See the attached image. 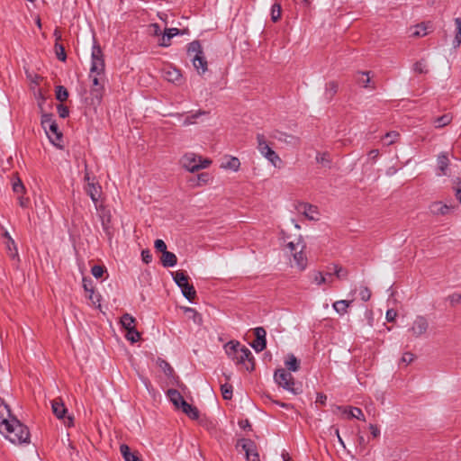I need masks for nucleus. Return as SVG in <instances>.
Returning <instances> with one entry per match:
<instances>
[{
  "instance_id": "f257e3e1",
  "label": "nucleus",
  "mask_w": 461,
  "mask_h": 461,
  "mask_svg": "<svg viewBox=\"0 0 461 461\" xmlns=\"http://www.w3.org/2000/svg\"><path fill=\"white\" fill-rule=\"evenodd\" d=\"M0 433L13 444L21 445L30 443L31 435L29 429L15 417L9 420L7 426L0 429Z\"/></svg>"
},
{
  "instance_id": "f03ea898",
  "label": "nucleus",
  "mask_w": 461,
  "mask_h": 461,
  "mask_svg": "<svg viewBox=\"0 0 461 461\" xmlns=\"http://www.w3.org/2000/svg\"><path fill=\"white\" fill-rule=\"evenodd\" d=\"M41 125L48 135L50 142L62 149V133L59 131L58 124L50 113H44L41 116Z\"/></svg>"
},
{
  "instance_id": "7ed1b4c3",
  "label": "nucleus",
  "mask_w": 461,
  "mask_h": 461,
  "mask_svg": "<svg viewBox=\"0 0 461 461\" xmlns=\"http://www.w3.org/2000/svg\"><path fill=\"white\" fill-rule=\"evenodd\" d=\"M180 163L187 171L193 173L199 169L207 168L212 164V160L203 158L194 153H186L182 157Z\"/></svg>"
},
{
  "instance_id": "20e7f679",
  "label": "nucleus",
  "mask_w": 461,
  "mask_h": 461,
  "mask_svg": "<svg viewBox=\"0 0 461 461\" xmlns=\"http://www.w3.org/2000/svg\"><path fill=\"white\" fill-rule=\"evenodd\" d=\"M287 253L294 258V265L303 270L306 267V257L303 254L305 244L299 239L296 242L289 241L286 244Z\"/></svg>"
},
{
  "instance_id": "39448f33",
  "label": "nucleus",
  "mask_w": 461,
  "mask_h": 461,
  "mask_svg": "<svg viewBox=\"0 0 461 461\" xmlns=\"http://www.w3.org/2000/svg\"><path fill=\"white\" fill-rule=\"evenodd\" d=\"M257 149L259 153L267 158L274 167H279L281 158L275 150L269 146L266 137L263 134L257 135Z\"/></svg>"
},
{
  "instance_id": "423d86ee",
  "label": "nucleus",
  "mask_w": 461,
  "mask_h": 461,
  "mask_svg": "<svg viewBox=\"0 0 461 461\" xmlns=\"http://www.w3.org/2000/svg\"><path fill=\"white\" fill-rule=\"evenodd\" d=\"M173 279L180 287L183 295L190 302L195 297L196 292L193 285L188 282V276L183 271L172 273Z\"/></svg>"
},
{
  "instance_id": "0eeeda50",
  "label": "nucleus",
  "mask_w": 461,
  "mask_h": 461,
  "mask_svg": "<svg viewBox=\"0 0 461 461\" xmlns=\"http://www.w3.org/2000/svg\"><path fill=\"white\" fill-rule=\"evenodd\" d=\"M429 328V324L427 318L422 315H418L415 317V319L412 321L410 327L408 328V332L414 339H419L427 334Z\"/></svg>"
},
{
  "instance_id": "6e6552de",
  "label": "nucleus",
  "mask_w": 461,
  "mask_h": 461,
  "mask_svg": "<svg viewBox=\"0 0 461 461\" xmlns=\"http://www.w3.org/2000/svg\"><path fill=\"white\" fill-rule=\"evenodd\" d=\"M275 381L278 384V385L282 386L284 389L293 393L294 394H297L298 389L295 388L294 377L291 373L285 371L281 368L276 371L274 375Z\"/></svg>"
},
{
  "instance_id": "1a4fd4ad",
  "label": "nucleus",
  "mask_w": 461,
  "mask_h": 461,
  "mask_svg": "<svg viewBox=\"0 0 461 461\" xmlns=\"http://www.w3.org/2000/svg\"><path fill=\"white\" fill-rule=\"evenodd\" d=\"M236 447H240L245 452L248 461H260L257 445L253 440L249 438L239 439Z\"/></svg>"
},
{
  "instance_id": "9d476101",
  "label": "nucleus",
  "mask_w": 461,
  "mask_h": 461,
  "mask_svg": "<svg viewBox=\"0 0 461 461\" xmlns=\"http://www.w3.org/2000/svg\"><path fill=\"white\" fill-rule=\"evenodd\" d=\"M92 82L91 98L93 104H99L103 99L104 78L101 77H89Z\"/></svg>"
},
{
  "instance_id": "9b49d317",
  "label": "nucleus",
  "mask_w": 461,
  "mask_h": 461,
  "mask_svg": "<svg viewBox=\"0 0 461 461\" xmlns=\"http://www.w3.org/2000/svg\"><path fill=\"white\" fill-rule=\"evenodd\" d=\"M51 406L52 411L55 414V416L59 420L64 419V424L66 426L71 427L73 425V418L71 416H65V414L67 413V408L65 407L62 402L56 399L52 401Z\"/></svg>"
},
{
  "instance_id": "f8f14e48",
  "label": "nucleus",
  "mask_w": 461,
  "mask_h": 461,
  "mask_svg": "<svg viewBox=\"0 0 461 461\" xmlns=\"http://www.w3.org/2000/svg\"><path fill=\"white\" fill-rule=\"evenodd\" d=\"M254 334L256 336L255 341L251 344V347L257 351L261 352L267 347V331L263 327H257L254 329Z\"/></svg>"
},
{
  "instance_id": "ddd939ff",
  "label": "nucleus",
  "mask_w": 461,
  "mask_h": 461,
  "mask_svg": "<svg viewBox=\"0 0 461 461\" xmlns=\"http://www.w3.org/2000/svg\"><path fill=\"white\" fill-rule=\"evenodd\" d=\"M432 32V26L429 23H420L414 26L410 27L409 33L410 37L420 38L428 35Z\"/></svg>"
},
{
  "instance_id": "4468645a",
  "label": "nucleus",
  "mask_w": 461,
  "mask_h": 461,
  "mask_svg": "<svg viewBox=\"0 0 461 461\" xmlns=\"http://www.w3.org/2000/svg\"><path fill=\"white\" fill-rule=\"evenodd\" d=\"M163 77L166 80L172 83H178L181 80L182 75L180 70L170 64L165 65L162 68Z\"/></svg>"
},
{
  "instance_id": "2eb2a0df",
  "label": "nucleus",
  "mask_w": 461,
  "mask_h": 461,
  "mask_svg": "<svg viewBox=\"0 0 461 461\" xmlns=\"http://www.w3.org/2000/svg\"><path fill=\"white\" fill-rule=\"evenodd\" d=\"M220 167L225 170L239 171L240 161L238 158L232 156H225L221 162Z\"/></svg>"
},
{
  "instance_id": "dca6fc26",
  "label": "nucleus",
  "mask_w": 461,
  "mask_h": 461,
  "mask_svg": "<svg viewBox=\"0 0 461 461\" xmlns=\"http://www.w3.org/2000/svg\"><path fill=\"white\" fill-rule=\"evenodd\" d=\"M236 363L237 364H243L245 363V361H249L250 363V366H247V370H253L254 369V363H253V356H252V353L251 351L242 346L240 348V351L238 355V357L236 358Z\"/></svg>"
},
{
  "instance_id": "f3484780",
  "label": "nucleus",
  "mask_w": 461,
  "mask_h": 461,
  "mask_svg": "<svg viewBox=\"0 0 461 461\" xmlns=\"http://www.w3.org/2000/svg\"><path fill=\"white\" fill-rule=\"evenodd\" d=\"M298 211L309 220L316 221L319 219V212L317 207L312 204L302 203L298 206Z\"/></svg>"
},
{
  "instance_id": "a211bd4d",
  "label": "nucleus",
  "mask_w": 461,
  "mask_h": 461,
  "mask_svg": "<svg viewBox=\"0 0 461 461\" xmlns=\"http://www.w3.org/2000/svg\"><path fill=\"white\" fill-rule=\"evenodd\" d=\"M180 31L177 28L165 29L164 32L158 39V44L163 47H167L171 43V39L178 35Z\"/></svg>"
},
{
  "instance_id": "6ab92c4d",
  "label": "nucleus",
  "mask_w": 461,
  "mask_h": 461,
  "mask_svg": "<svg viewBox=\"0 0 461 461\" xmlns=\"http://www.w3.org/2000/svg\"><path fill=\"white\" fill-rule=\"evenodd\" d=\"M89 77L104 78V59H92Z\"/></svg>"
},
{
  "instance_id": "aec40b11",
  "label": "nucleus",
  "mask_w": 461,
  "mask_h": 461,
  "mask_svg": "<svg viewBox=\"0 0 461 461\" xmlns=\"http://www.w3.org/2000/svg\"><path fill=\"white\" fill-rule=\"evenodd\" d=\"M85 191L90 196L91 200L96 206L101 193L100 185H95L93 182H88L85 186Z\"/></svg>"
},
{
  "instance_id": "412c9836",
  "label": "nucleus",
  "mask_w": 461,
  "mask_h": 461,
  "mask_svg": "<svg viewBox=\"0 0 461 461\" xmlns=\"http://www.w3.org/2000/svg\"><path fill=\"white\" fill-rule=\"evenodd\" d=\"M14 418V417L12 416L8 406L5 403L0 402V429L7 426L9 420H13Z\"/></svg>"
},
{
  "instance_id": "4be33fe9",
  "label": "nucleus",
  "mask_w": 461,
  "mask_h": 461,
  "mask_svg": "<svg viewBox=\"0 0 461 461\" xmlns=\"http://www.w3.org/2000/svg\"><path fill=\"white\" fill-rule=\"evenodd\" d=\"M241 347L238 341H230L224 346V348L228 357L235 361Z\"/></svg>"
},
{
  "instance_id": "5701e85b",
  "label": "nucleus",
  "mask_w": 461,
  "mask_h": 461,
  "mask_svg": "<svg viewBox=\"0 0 461 461\" xmlns=\"http://www.w3.org/2000/svg\"><path fill=\"white\" fill-rule=\"evenodd\" d=\"M451 207L442 203L441 202H434L429 205V211L433 215H446Z\"/></svg>"
},
{
  "instance_id": "b1692460",
  "label": "nucleus",
  "mask_w": 461,
  "mask_h": 461,
  "mask_svg": "<svg viewBox=\"0 0 461 461\" xmlns=\"http://www.w3.org/2000/svg\"><path fill=\"white\" fill-rule=\"evenodd\" d=\"M167 396L176 409H179L182 402H185L181 393L176 389L167 390Z\"/></svg>"
},
{
  "instance_id": "393cba45",
  "label": "nucleus",
  "mask_w": 461,
  "mask_h": 461,
  "mask_svg": "<svg viewBox=\"0 0 461 461\" xmlns=\"http://www.w3.org/2000/svg\"><path fill=\"white\" fill-rule=\"evenodd\" d=\"M187 55L189 58H203V51L200 41H194L189 43L187 48Z\"/></svg>"
},
{
  "instance_id": "a878e982",
  "label": "nucleus",
  "mask_w": 461,
  "mask_h": 461,
  "mask_svg": "<svg viewBox=\"0 0 461 461\" xmlns=\"http://www.w3.org/2000/svg\"><path fill=\"white\" fill-rule=\"evenodd\" d=\"M5 236L7 239V240L5 242V246H6V249H7V253H8L9 257L12 259H16L17 261H19V256H18L17 248L15 246L14 240L10 237V235L7 232H5Z\"/></svg>"
},
{
  "instance_id": "bb28decb",
  "label": "nucleus",
  "mask_w": 461,
  "mask_h": 461,
  "mask_svg": "<svg viewBox=\"0 0 461 461\" xmlns=\"http://www.w3.org/2000/svg\"><path fill=\"white\" fill-rule=\"evenodd\" d=\"M83 287L85 291L88 293V299L94 305L100 302V296L98 294H95V291L90 280L83 278Z\"/></svg>"
},
{
  "instance_id": "cd10ccee",
  "label": "nucleus",
  "mask_w": 461,
  "mask_h": 461,
  "mask_svg": "<svg viewBox=\"0 0 461 461\" xmlns=\"http://www.w3.org/2000/svg\"><path fill=\"white\" fill-rule=\"evenodd\" d=\"M181 410L185 415H187L192 420H196L199 417V411L196 407L189 404L187 402H182L180 405Z\"/></svg>"
},
{
  "instance_id": "c85d7f7f",
  "label": "nucleus",
  "mask_w": 461,
  "mask_h": 461,
  "mask_svg": "<svg viewBox=\"0 0 461 461\" xmlns=\"http://www.w3.org/2000/svg\"><path fill=\"white\" fill-rule=\"evenodd\" d=\"M338 409L342 410L343 412L348 414V416L349 418H355V419H357V420H360L363 421L366 420L363 411H361V409H359L357 407H348V408L338 407Z\"/></svg>"
},
{
  "instance_id": "c756f323",
  "label": "nucleus",
  "mask_w": 461,
  "mask_h": 461,
  "mask_svg": "<svg viewBox=\"0 0 461 461\" xmlns=\"http://www.w3.org/2000/svg\"><path fill=\"white\" fill-rule=\"evenodd\" d=\"M356 80H357L358 85H360L361 86H363L365 88H371V89L375 88V85L374 84H372V85L370 84L371 83V77L369 76V72H359V73H357Z\"/></svg>"
},
{
  "instance_id": "7c9ffc66",
  "label": "nucleus",
  "mask_w": 461,
  "mask_h": 461,
  "mask_svg": "<svg viewBox=\"0 0 461 461\" xmlns=\"http://www.w3.org/2000/svg\"><path fill=\"white\" fill-rule=\"evenodd\" d=\"M161 263L165 267H175L177 263L176 256L170 251H164L161 257Z\"/></svg>"
},
{
  "instance_id": "2f4dec72",
  "label": "nucleus",
  "mask_w": 461,
  "mask_h": 461,
  "mask_svg": "<svg viewBox=\"0 0 461 461\" xmlns=\"http://www.w3.org/2000/svg\"><path fill=\"white\" fill-rule=\"evenodd\" d=\"M339 89V85L335 81H330L326 84L325 91H324V97L327 101H331L332 98L335 96Z\"/></svg>"
},
{
  "instance_id": "473e14b6",
  "label": "nucleus",
  "mask_w": 461,
  "mask_h": 461,
  "mask_svg": "<svg viewBox=\"0 0 461 461\" xmlns=\"http://www.w3.org/2000/svg\"><path fill=\"white\" fill-rule=\"evenodd\" d=\"M122 328L125 330H131V329H134L135 328V322H136V320L133 316H131V314L129 313H124L122 318H121V321H120Z\"/></svg>"
},
{
  "instance_id": "72a5a7b5",
  "label": "nucleus",
  "mask_w": 461,
  "mask_h": 461,
  "mask_svg": "<svg viewBox=\"0 0 461 461\" xmlns=\"http://www.w3.org/2000/svg\"><path fill=\"white\" fill-rule=\"evenodd\" d=\"M352 301L340 300L337 301L333 303V309L340 315L345 314L348 312V308L349 307Z\"/></svg>"
},
{
  "instance_id": "f704fd0d",
  "label": "nucleus",
  "mask_w": 461,
  "mask_h": 461,
  "mask_svg": "<svg viewBox=\"0 0 461 461\" xmlns=\"http://www.w3.org/2000/svg\"><path fill=\"white\" fill-rule=\"evenodd\" d=\"M184 312L188 316V318L192 319L194 323L201 324L202 323V315L198 313L194 308L190 307H182Z\"/></svg>"
},
{
  "instance_id": "c9c22d12",
  "label": "nucleus",
  "mask_w": 461,
  "mask_h": 461,
  "mask_svg": "<svg viewBox=\"0 0 461 461\" xmlns=\"http://www.w3.org/2000/svg\"><path fill=\"white\" fill-rule=\"evenodd\" d=\"M120 450L125 461H142L139 456L130 451V447L127 445H122Z\"/></svg>"
},
{
  "instance_id": "e433bc0d",
  "label": "nucleus",
  "mask_w": 461,
  "mask_h": 461,
  "mask_svg": "<svg viewBox=\"0 0 461 461\" xmlns=\"http://www.w3.org/2000/svg\"><path fill=\"white\" fill-rule=\"evenodd\" d=\"M157 364L159 366V368L165 373V375L167 376L175 377L174 376V369L166 360L158 358L157 361Z\"/></svg>"
},
{
  "instance_id": "4c0bfd02",
  "label": "nucleus",
  "mask_w": 461,
  "mask_h": 461,
  "mask_svg": "<svg viewBox=\"0 0 461 461\" xmlns=\"http://www.w3.org/2000/svg\"><path fill=\"white\" fill-rule=\"evenodd\" d=\"M288 370L296 372L300 367V363L294 355H289L285 362Z\"/></svg>"
},
{
  "instance_id": "58836bf2",
  "label": "nucleus",
  "mask_w": 461,
  "mask_h": 461,
  "mask_svg": "<svg viewBox=\"0 0 461 461\" xmlns=\"http://www.w3.org/2000/svg\"><path fill=\"white\" fill-rule=\"evenodd\" d=\"M437 161H438V167L441 172L440 175H446V169L447 168L448 164H449V160H448L447 155L440 154L438 157Z\"/></svg>"
},
{
  "instance_id": "ea45409f",
  "label": "nucleus",
  "mask_w": 461,
  "mask_h": 461,
  "mask_svg": "<svg viewBox=\"0 0 461 461\" xmlns=\"http://www.w3.org/2000/svg\"><path fill=\"white\" fill-rule=\"evenodd\" d=\"M193 65L198 74L202 75L207 71V60L206 59H192Z\"/></svg>"
},
{
  "instance_id": "a19ab883",
  "label": "nucleus",
  "mask_w": 461,
  "mask_h": 461,
  "mask_svg": "<svg viewBox=\"0 0 461 461\" xmlns=\"http://www.w3.org/2000/svg\"><path fill=\"white\" fill-rule=\"evenodd\" d=\"M282 8L277 3L274 4L271 7V20L276 23L281 18Z\"/></svg>"
},
{
  "instance_id": "79ce46f5",
  "label": "nucleus",
  "mask_w": 461,
  "mask_h": 461,
  "mask_svg": "<svg viewBox=\"0 0 461 461\" xmlns=\"http://www.w3.org/2000/svg\"><path fill=\"white\" fill-rule=\"evenodd\" d=\"M125 338L131 341V343H135L140 340V332L134 328L131 330H126Z\"/></svg>"
},
{
  "instance_id": "37998d69",
  "label": "nucleus",
  "mask_w": 461,
  "mask_h": 461,
  "mask_svg": "<svg viewBox=\"0 0 461 461\" xmlns=\"http://www.w3.org/2000/svg\"><path fill=\"white\" fill-rule=\"evenodd\" d=\"M316 161L320 164H321L323 167H330V158L329 153L323 152V153H318L316 155Z\"/></svg>"
},
{
  "instance_id": "c03bdc74",
  "label": "nucleus",
  "mask_w": 461,
  "mask_h": 461,
  "mask_svg": "<svg viewBox=\"0 0 461 461\" xmlns=\"http://www.w3.org/2000/svg\"><path fill=\"white\" fill-rule=\"evenodd\" d=\"M452 117L449 114H444L435 120L436 127L441 128L450 123Z\"/></svg>"
},
{
  "instance_id": "a18cd8bd",
  "label": "nucleus",
  "mask_w": 461,
  "mask_h": 461,
  "mask_svg": "<svg viewBox=\"0 0 461 461\" xmlns=\"http://www.w3.org/2000/svg\"><path fill=\"white\" fill-rule=\"evenodd\" d=\"M398 138H399V133L397 131H390L384 135V140L385 145H392L394 142H396Z\"/></svg>"
},
{
  "instance_id": "49530a36",
  "label": "nucleus",
  "mask_w": 461,
  "mask_h": 461,
  "mask_svg": "<svg viewBox=\"0 0 461 461\" xmlns=\"http://www.w3.org/2000/svg\"><path fill=\"white\" fill-rule=\"evenodd\" d=\"M206 113L204 111H198L196 112L195 113L192 114L191 116H187L184 121H183V125L184 126H188V125H191V124H194L195 122V120L203 115V114H205Z\"/></svg>"
},
{
  "instance_id": "de8ad7c7",
  "label": "nucleus",
  "mask_w": 461,
  "mask_h": 461,
  "mask_svg": "<svg viewBox=\"0 0 461 461\" xmlns=\"http://www.w3.org/2000/svg\"><path fill=\"white\" fill-rule=\"evenodd\" d=\"M222 397L225 400H230L232 398V386L228 384H221V386Z\"/></svg>"
},
{
  "instance_id": "09e8293b",
  "label": "nucleus",
  "mask_w": 461,
  "mask_h": 461,
  "mask_svg": "<svg viewBox=\"0 0 461 461\" xmlns=\"http://www.w3.org/2000/svg\"><path fill=\"white\" fill-rule=\"evenodd\" d=\"M456 25V35L454 40V46H459L461 43V18H456L455 20Z\"/></svg>"
},
{
  "instance_id": "8fccbe9b",
  "label": "nucleus",
  "mask_w": 461,
  "mask_h": 461,
  "mask_svg": "<svg viewBox=\"0 0 461 461\" xmlns=\"http://www.w3.org/2000/svg\"><path fill=\"white\" fill-rule=\"evenodd\" d=\"M68 96V92L67 91V89L64 86H59L57 87L56 97L58 100H59L60 102H63V101L67 100Z\"/></svg>"
},
{
  "instance_id": "3c124183",
  "label": "nucleus",
  "mask_w": 461,
  "mask_h": 461,
  "mask_svg": "<svg viewBox=\"0 0 461 461\" xmlns=\"http://www.w3.org/2000/svg\"><path fill=\"white\" fill-rule=\"evenodd\" d=\"M24 190H25V187L20 178H17L15 181H14L13 191L15 194H23L24 192Z\"/></svg>"
},
{
  "instance_id": "603ef678",
  "label": "nucleus",
  "mask_w": 461,
  "mask_h": 461,
  "mask_svg": "<svg viewBox=\"0 0 461 461\" xmlns=\"http://www.w3.org/2000/svg\"><path fill=\"white\" fill-rule=\"evenodd\" d=\"M424 61H425V59H420L413 65V69L415 72H418V73L427 72V68H426L427 66Z\"/></svg>"
},
{
  "instance_id": "864d4df0",
  "label": "nucleus",
  "mask_w": 461,
  "mask_h": 461,
  "mask_svg": "<svg viewBox=\"0 0 461 461\" xmlns=\"http://www.w3.org/2000/svg\"><path fill=\"white\" fill-rule=\"evenodd\" d=\"M105 269L102 266L95 265L92 267L91 273L95 278H100L103 276Z\"/></svg>"
},
{
  "instance_id": "5fc2aeb1",
  "label": "nucleus",
  "mask_w": 461,
  "mask_h": 461,
  "mask_svg": "<svg viewBox=\"0 0 461 461\" xmlns=\"http://www.w3.org/2000/svg\"><path fill=\"white\" fill-rule=\"evenodd\" d=\"M334 273L339 279H345L348 276V271L345 270L343 267L338 266L334 267Z\"/></svg>"
},
{
  "instance_id": "6e6d98bb",
  "label": "nucleus",
  "mask_w": 461,
  "mask_h": 461,
  "mask_svg": "<svg viewBox=\"0 0 461 461\" xmlns=\"http://www.w3.org/2000/svg\"><path fill=\"white\" fill-rule=\"evenodd\" d=\"M149 32L150 34L156 35L158 38L161 36L162 32L161 30L157 23H152L149 26Z\"/></svg>"
},
{
  "instance_id": "4d7b16f0",
  "label": "nucleus",
  "mask_w": 461,
  "mask_h": 461,
  "mask_svg": "<svg viewBox=\"0 0 461 461\" xmlns=\"http://www.w3.org/2000/svg\"><path fill=\"white\" fill-rule=\"evenodd\" d=\"M448 301L452 305L461 304V294L455 293L449 295Z\"/></svg>"
},
{
  "instance_id": "13d9d810",
  "label": "nucleus",
  "mask_w": 461,
  "mask_h": 461,
  "mask_svg": "<svg viewBox=\"0 0 461 461\" xmlns=\"http://www.w3.org/2000/svg\"><path fill=\"white\" fill-rule=\"evenodd\" d=\"M155 249L164 254L167 250V245L162 240H156L154 243Z\"/></svg>"
},
{
  "instance_id": "bf43d9fd",
  "label": "nucleus",
  "mask_w": 461,
  "mask_h": 461,
  "mask_svg": "<svg viewBox=\"0 0 461 461\" xmlns=\"http://www.w3.org/2000/svg\"><path fill=\"white\" fill-rule=\"evenodd\" d=\"M313 281L318 285H321L325 284L327 282V278L321 272H317V273L314 274Z\"/></svg>"
},
{
  "instance_id": "052dcab7",
  "label": "nucleus",
  "mask_w": 461,
  "mask_h": 461,
  "mask_svg": "<svg viewBox=\"0 0 461 461\" xmlns=\"http://www.w3.org/2000/svg\"><path fill=\"white\" fill-rule=\"evenodd\" d=\"M414 358L415 357L412 353L405 352L401 358V362L408 365L411 364L414 360Z\"/></svg>"
},
{
  "instance_id": "680f3d73",
  "label": "nucleus",
  "mask_w": 461,
  "mask_h": 461,
  "mask_svg": "<svg viewBox=\"0 0 461 461\" xmlns=\"http://www.w3.org/2000/svg\"><path fill=\"white\" fill-rule=\"evenodd\" d=\"M359 295L363 301H368L371 297V291L367 287H363L359 293Z\"/></svg>"
},
{
  "instance_id": "e2e57ef3",
  "label": "nucleus",
  "mask_w": 461,
  "mask_h": 461,
  "mask_svg": "<svg viewBox=\"0 0 461 461\" xmlns=\"http://www.w3.org/2000/svg\"><path fill=\"white\" fill-rule=\"evenodd\" d=\"M57 109H58V113L61 118H66L68 116L69 112H68V107H66L62 104H59V105H58Z\"/></svg>"
},
{
  "instance_id": "0e129e2a",
  "label": "nucleus",
  "mask_w": 461,
  "mask_h": 461,
  "mask_svg": "<svg viewBox=\"0 0 461 461\" xmlns=\"http://www.w3.org/2000/svg\"><path fill=\"white\" fill-rule=\"evenodd\" d=\"M55 51H56L57 58H67L66 53H65V49L62 45L56 44Z\"/></svg>"
},
{
  "instance_id": "69168bd1",
  "label": "nucleus",
  "mask_w": 461,
  "mask_h": 461,
  "mask_svg": "<svg viewBox=\"0 0 461 461\" xmlns=\"http://www.w3.org/2000/svg\"><path fill=\"white\" fill-rule=\"evenodd\" d=\"M396 317H397V312H396L395 310H393V309L387 310V312H386V320L389 322L394 321Z\"/></svg>"
},
{
  "instance_id": "338daca9",
  "label": "nucleus",
  "mask_w": 461,
  "mask_h": 461,
  "mask_svg": "<svg viewBox=\"0 0 461 461\" xmlns=\"http://www.w3.org/2000/svg\"><path fill=\"white\" fill-rule=\"evenodd\" d=\"M141 258L146 264L150 263L152 260V255L150 254L149 250H142Z\"/></svg>"
},
{
  "instance_id": "774afa93",
  "label": "nucleus",
  "mask_w": 461,
  "mask_h": 461,
  "mask_svg": "<svg viewBox=\"0 0 461 461\" xmlns=\"http://www.w3.org/2000/svg\"><path fill=\"white\" fill-rule=\"evenodd\" d=\"M454 190L456 199L461 203V181L456 184V185L454 187Z\"/></svg>"
}]
</instances>
